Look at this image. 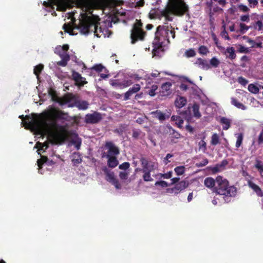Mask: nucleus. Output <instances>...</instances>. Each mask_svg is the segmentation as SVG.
<instances>
[{
	"instance_id": "obj_1",
	"label": "nucleus",
	"mask_w": 263,
	"mask_h": 263,
	"mask_svg": "<svg viewBox=\"0 0 263 263\" xmlns=\"http://www.w3.org/2000/svg\"><path fill=\"white\" fill-rule=\"evenodd\" d=\"M40 118L36 114H32V117L27 115L25 118L28 120V124L38 132H42L45 128L53 131L52 138L57 141H64L67 137V130L65 126L57 123L58 120H67L68 114L63 111L51 108L43 112Z\"/></svg>"
},
{
	"instance_id": "obj_2",
	"label": "nucleus",
	"mask_w": 263,
	"mask_h": 263,
	"mask_svg": "<svg viewBox=\"0 0 263 263\" xmlns=\"http://www.w3.org/2000/svg\"><path fill=\"white\" fill-rule=\"evenodd\" d=\"M92 12L89 10V12L81 13V18L78 25L74 23L72 25L65 23L62 27L64 32L73 35L75 34L73 30L77 29L82 34L87 35L89 32H93L98 37H109L110 34V31L106 27H99L100 19L98 16L93 15Z\"/></svg>"
},
{
	"instance_id": "obj_3",
	"label": "nucleus",
	"mask_w": 263,
	"mask_h": 263,
	"mask_svg": "<svg viewBox=\"0 0 263 263\" xmlns=\"http://www.w3.org/2000/svg\"><path fill=\"white\" fill-rule=\"evenodd\" d=\"M189 12V7L183 0H168L164 8L161 10H152L149 17L161 20L164 17L165 22L173 21L174 16H182Z\"/></svg>"
},
{
	"instance_id": "obj_4",
	"label": "nucleus",
	"mask_w": 263,
	"mask_h": 263,
	"mask_svg": "<svg viewBox=\"0 0 263 263\" xmlns=\"http://www.w3.org/2000/svg\"><path fill=\"white\" fill-rule=\"evenodd\" d=\"M217 185L212 190L216 194L223 196L226 202L230 201V198L235 197L237 189L234 185H230L229 181L220 176L217 177Z\"/></svg>"
},
{
	"instance_id": "obj_5",
	"label": "nucleus",
	"mask_w": 263,
	"mask_h": 263,
	"mask_svg": "<svg viewBox=\"0 0 263 263\" xmlns=\"http://www.w3.org/2000/svg\"><path fill=\"white\" fill-rule=\"evenodd\" d=\"M143 24L141 20H136L130 31L131 43L134 44L138 41H143L145 39L146 32L142 29Z\"/></svg>"
},
{
	"instance_id": "obj_6",
	"label": "nucleus",
	"mask_w": 263,
	"mask_h": 263,
	"mask_svg": "<svg viewBox=\"0 0 263 263\" xmlns=\"http://www.w3.org/2000/svg\"><path fill=\"white\" fill-rule=\"evenodd\" d=\"M158 33V27L155 32V37L153 43L154 49L152 53L155 56H158L160 52L163 51L162 48L163 44L164 41L168 40V35L164 33H162V31H160Z\"/></svg>"
},
{
	"instance_id": "obj_7",
	"label": "nucleus",
	"mask_w": 263,
	"mask_h": 263,
	"mask_svg": "<svg viewBox=\"0 0 263 263\" xmlns=\"http://www.w3.org/2000/svg\"><path fill=\"white\" fill-rule=\"evenodd\" d=\"M102 171L105 175V179L112 185H114L117 189H120L121 185L119 180L115 177V174L112 171L109 170L107 166H104L102 168Z\"/></svg>"
},
{
	"instance_id": "obj_8",
	"label": "nucleus",
	"mask_w": 263,
	"mask_h": 263,
	"mask_svg": "<svg viewBox=\"0 0 263 263\" xmlns=\"http://www.w3.org/2000/svg\"><path fill=\"white\" fill-rule=\"evenodd\" d=\"M102 119L101 114L97 111L92 114H87L85 117V122L87 124H96L99 123Z\"/></svg>"
},
{
	"instance_id": "obj_9",
	"label": "nucleus",
	"mask_w": 263,
	"mask_h": 263,
	"mask_svg": "<svg viewBox=\"0 0 263 263\" xmlns=\"http://www.w3.org/2000/svg\"><path fill=\"white\" fill-rule=\"evenodd\" d=\"M162 31V33H164L168 35V40H166L167 42L169 43L170 42V39L172 37L174 39L175 37V31L174 28L170 25V26H165V25H159L158 26V32L160 31Z\"/></svg>"
},
{
	"instance_id": "obj_10",
	"label": "nucleus",
	"mask_w": 263,
	"mask_h": 263,
	"mask_svg": "<svg viewBox=\"0 0 263 263\" xmlns=\"http://www.w3.org/2000/svg\"><path fill=\"white\" fill-rule=\"evenodd\" d=\"M189 183L187 181L182 180L176 183L175 186L171 189L172 193L178 194L188 187Z\"/></svg>"
},
{
	"instance_id": "obj_11",
	"label": "nucleus",
	"mask_w": 263,
	"mask_h": 263,
	"mask_svg": "<svg viewBox=\"0 0 263 263\" xmlns=\"http://www.w3.org/2000/svg\"><path fill=\"white\" fill-rule=\"evenodd\" d=\"M105 147L108 149V154L110 156H116L120 154L119 148L111 141H107L105 143Z\"/></svg>"
},
{
	"instance_id": "obj_12",
	"label": "nucleus",
	"mask_w": 263,
	"mask_h": 263,
	"mask_svg": "<svg viewBox=\"0 0 263 263\" xmlns=\"http://www.w3.org/2000/svg\"><path fill=\"white\" fill-rule=\"evenodd\" d=\"M156 167L155 163L152 162L149 165L148 170H142V172L143 173V179L144 181L148 182L153 180L151 176V172L153 171Z\"/></svg>"
},
{
	"instance_id": "obj_13",
	"label": "nucleus",
	"mask_w": 263,
	"mask_h": 263,
	"mask_svg": "<svg viewBox=\"0 0 263 263\" xmlns=\"http://www.w3.org/2000/svg\"><path fill=\"white\" fill-rule=\"evenodd\" d=\"M72 79L75 81L76 84L78 86H82L87 83L85 78L82 77L78 72L73 71L72 73Z\"/></svg>"
},
{
	"instance_id": "obj_14",
	"label": "nucleus",
	"mask_w": 263,
	"mask_h": 263,
	"mask_svg": "<svg viewBox=\"0 0 263 263\" xmlns=\"http://www.w3.org/2000/svg\"><path fill=\"white\" fill-rule=\"evenodd\" d=\"M247 184L248 186L255 193L258 197H263V191L258 185L250 180L247 181Z\"/></svg>"
},
{
	"instance_id": "obj_15",
	"label": "nucleus",
	"mask_w": 263,
	"mask_h": 263,
	"mask_svg": "<svg viewBox=\"0 0 263 263\" xmlns=\"http://www.w3.org/2000/svg\"><path fill=\"white\" fill-rule=\"evenodd\" d=\"M140 85L138 84H135L132 87L126 92L124 96V100L126 101L130 99V97L133 94L138 92L140 90Z\"/></svg>"
},
{
	"instance_id": "obj_16",
	"label": "nucleus",
	"mask_w": 263,
	"mask_h": 263,
	"mask_svg": "<svg viewBox=\"0 0 263 263\" xmlns=\"http://www.w3.org/2000/svg\"><path fill=\"white\" fill-rule=\"evenodd\" d=\"M172 84L170 82H166L163 84L161 86V90L160 91V95L162 96H168L172 93L171 87Z\"/></svg>"
},
{
	"instance_id": "obj_17",
	"label": "nucleus",
	"mask_w": 263,
	"mask_h": 263,
	"mask_svg": "<svg viewBox=\"0 0 263 263\" xmlns=\"http://www.w3.org/2000/svg\"><path fill=\"white\" fill-rule=\"evenodd\" d=\"M226 4V0H211L209 7H210L211 8H213V10L216 12L219 9L222 10V9H219L218 7V6H220L223 7L225 6Z\"/></svg>"
},
{
	"instance_id": "obj_18",
	"label": "nucleus",
	"mask_w": 263,
	"mask_h": 263,
	"mask_svg": "<svg viewBox=\"0 0 263 263\" xmlns=\"http://www.w3.org/2000/svg\"><path fill=\"white\" fill-rule=\"evenodd\" d=\"M169 139L171 143L177 142V139L180 137V134L174 129L171 126H169Z\"/></svg>"
},
{
	"instance_id": "obj_19",
	"label": "nucleus",
	"mask_w": 263,
	"mask_h": 263,
	"mask_svg": "<svg viewBox=\"0 0 263 263\" xmlns=\"http://www.w3.org/2000/svg\"><path fill=\"white\" fill-rule=\"evenodd\" d=\"M152 114H153L156 118L159 120L161 122L165 120L166 119H168L171 115L170 113H169V114L163 113L160 110H157L155 111H153L152 112Z\"/></svg>"
},
{
	"instance_id": "obj_20",
	"label": "nucleus",
	"mask_w": 263,
	"mask_h": 263,
	"mask_svg": "<svg viewBox=\"0 0 263 263\" xmlns=\"http://www.w3.org/2000/svg\"><path fill=\"white\" fill-rule=\"evenodd\" d=\"M89 103L87 101L84 100H80L78 98L77 102H75V104L71 105V106L77 107L80 110H85L88 108Z\"/></svg>"
},
{
	"instance_id": "obj_21",
	"label": "nucleus",
	"mask_w": 263,
	"mask_h": 263,
	"mask_svg": "<svg viewBox=\"0 0 263 263\" xmlns=\"http://www.w3.org/2000/svg\"><path fill=\"white\" fill-rule=\"evenodd\" d=\"M106 157L108 158L107 165L109 167L115 168L118 165L119 162L116 156L107 155Z\"/></svg>"
},
{
	"instance_id": "obj_22",
	"label": "nucleus",
	"mask_w": 263,
	"mask_h": 263,
	"mask_svg": "<svg viewBox=\"0 0 263 263\" xmlns=\"http://www.w3.org/2000/svg\"><path fill=\"white\" fill-rule=\"evenodd\" d=\"M217 178L214 179L212 177L206 178L204 180V185L209 189H213L217 185Z\"/></svg>"
},
{
	"instance_id": "obj_23",
	"label": "nucleus",
	"mask_w": 263,
	"mask_h": 263,
	"mask_svg": "<svg viewBox=\"0 0 263 263\" xmlns=\"http://www.w3.org/2000/svg\"><path fill=\"white\" fill-rule=\"evenodd\" d=\"M60 57L61 58V60L57 62V64L59 66L65 67L67 64V62L70 60V57L69 54L66 53H63L59 54Z\"/></svg>"
},
{
	"instance_id": "obj_24",
	"label": "nucleus",
	"mask_w": 263,
	"mask_h": 263,
	"mask_svg": "<svg viewBox=\"0 0 263 263\" xmlns=\"http://www.w3.org/2000/svg\"><path fill=\"white\" fill-rule=\"evenodd\" d=\"M195 64L197 65V66L203 69H206L208 70L210 68V66L209 64L208 61L205 60H203L201 58H198L196 63Z\"/></svg>"
},
{
	"instance_id": "obj_25",
	"label": "nucleus",
	"mask_w": 263,
	"mask_h": 263,
	"mask_svg": "<svg viewBox=\"0 0 263 263\" xmlns=\"http://www.w3.org/2000/svg\"><path fill=\"white\" fill-rule=\"evenodd\" d=\"M224 54L226 55L227 58L234 60L236 58V55L235 53V50L233 47H228L227 48Z\"/></svg>"
},
{
	"instance_id": "obj_26",
	"label": "nucleus",
	"mask_w": 263,
	"mask_h": 263,
	"mask_svg": "<svg viewBox=\"0 0 263 263\" xmlns=\"http://www.w3.org/2000/svg\"><path fill=\"white\" fill-rule=\"evenodd\" d=\"M79 1L81 4L83 9H85L84 12H89V10L92 11L90 0H79Z\"/></svg>"
},
{
	"instance_id": "obj_27",
	"label": "nucleus",
	"mask_w": 263,
	"mask_h": 263,
	"mask_svg": "<svg viewBox=\"0 0 263 263\" xmlns=\"http://www.w3.org/2000/svg\"><path fill=\"white\" fill-rule=\"evenodd\" d=\"M186 99L183 97H178L175 101V104L176 107L181 108L186 104Z\"/></svg>"
},
{
	"instance_id": "obj_28",
	"label": "nucleus",
	"mask_w": 263,
	"mask_h": 263,
	"mask_svg": "<svg viewBox=\"0 0 263 263\" xmlns=\"http://www.w3.org/2000/svg\"><path fill=\"white\" fill-rule=\"evenodd\" d=\"M67 99L69 100V102L68 103V106L69 107H73L71 105L75 104V102H77L79 97L77 95H73L72 93H68L66 95Z\"/></svg>"
},
{
	"instance_id": "obj_29",
	"label": "nucleus",
	"mask_w": 263,
	"mask_h": 263,
	"mask_svg": "<svg viewBox=\"0 0 263 263\" xmlns=\"http://www.w3.org/2000/svg\"><path fill=\"white\" fill-rule=\"evenodd\" d=\"M231 104L235 106L236 107L239 109H241L242 110H246L247 107L245 105H244L242 103L239 102L238 100L235 98H231Z\"/></svg>"
},
{
	"instance_id": "obj_30",
	"label": "nucleus",
	"mask_w": 263,
	"mask_h": 263,
	"mask_svg": "<svg viewBox=\"0 0 263 263\" xmlns=\"http://www.w3.org/2000/svg\"><path fill=\"white\" fill-rule=\"evenodd\" d=\"M82 161L81 155L79 153L75 152L73 153L71 161L74 165L81 163Z\"/></svg>"
},
{
	"instance_id": "obj_31",
	"label": "nucleus",
	"mask_w": 263,
	"mask_h": 263,
	"mask_svg": "<svg viewBox=\"0 0 263 263\" xmlns=\"http://www.w3.org/2000/svg\"><path fill=\"white\" fill-rule=\"evenodd\" d=\"M262 163L260 160L256 159L254 166L259 172L261 177L263 178V164Z\"/></svg>"
},
{
	"instance_id": "obj_32",
	"label": "nucleus",
	"mask_w": 263,
	"mask_h": 263,
	"mask_svg": "<svg viewBox=\"0 0 263 263\" xmlns=\"http://www.w3.org/2000/svg\"><path fill=\"white\" fill-rule=\"evenodd\" d=\"M220 123L223 125V130H227L230 127V120L225 117H222L220 119Z\"/></svg>"
},
{
	"instance_id": "obj_33",
	"label": "nucleus",
	"mask_w": 263,
	"mask_h": 263,
	"mask_svg": "<svg viewBox=\"0 0 263 263\" xmlns=\"http://www.w3.org/2000/svg\"><path fill=\"white\" fill-rule=\"evenodd\" d=\"M194 116L197 118L201 117V114L199 112V105L197 103H194L192 107Z\"/></svg>"
},
{
	"instance_id": "obj_34",
	"label": "nucleus",
	"mask_w": 263,
	"mask_h": 263,
	"mask_svg": "<svg viewBox=\"0 0 263 263\" xmlns=\"http://www.w3.org/2000/svg\"><path fill=\"white\" fill-rule=\"evenodd\" d=\"M248 89L250 92L254 94L258 93L259 91L258 86L254 84H250L248 85Z\"/></svg>"
},
{
	"instance_id": "obj_35",
	"label": "nucleus",
	"mask_w": 263,
	"mask_h": 263,
	"mask_svg": "<svg viewBox=\"0 0 263 263\" xmlns=\"http://www.w3.org/2000/svg\"><path fill=\"white\" fill-rule=\"evenodd\" d=\"M219 143V137L217 134L214 133L211 137V144L212 145H216Z\"/></svg>"
},
{
	"instance_id": "obj_36",
	"label": "nucleus",
	"mask_w": 263,
	"mask_h": 263,
	"mask_svg": "<svg viewBox=\"0 0 263 263\" xmlns=\"http://www.w3.org/2000/svg\"><path fill=\"white\" fill-rule=\"evenodd\" d=\"M43 68L44 65L42 64H39L35 66L33 70L34 74L37 77H39Z\"/></svg>"
},
{
	"instance_id": "obj_37",
	"label": "nucleus",
	"mask_w": 263,
	"mask_h": 263,
	"mask_svg": "<svg viewBox=\"0 0 263 263\" xmlns=\"http://www.w3.org/2000/svg\"><path fill=\"white\" fill-rule=\"evenodd\" d=\"M171 120L173 121H176L178 127H181L182 124L183 123V120L179 116H172L171 117Z\"/></svg>"
},
{
	"instance_id": "obj_38",
	"label": "nucleus",
	"mask_w": 263,
	"mask_h": 263,
	"mask_svg": "<svg viewBox=\"0 0 263 263\" xmlns=\"http://www.w3.org/2000/svg\"><path fill=\"white\" fill-rule=\"evenodd\" d=\"M204 137L198 143L199 149L203 153H205L206 151V143L204 140Z\"/></svg>"
},
{
	"instance_id": "obj_39",
	"label": "nucleus",
	"mask_w": 263,
	"mask_h": 263,
	"mask_svg": "<svg viewBox=\"0 0 263 263\" xmlns=\"http://www.w3.org/2000/svg\"><path fill=\"white\" fill-rule=\"evenodd\" d=\"M90 69L91 70H94L98 72L102 71L103 69H105V71L106 70L105 67H104L101 64H95Z\"/></svg>"
},
{
	"instance_id": "obj_40",
	"label": "nucleus",
	"mask_w": 263,
	"mask_h": 263,
	"mask_svg": "<svg viewBox=\"0 0 263 263\" xmlns=\"http://www.w3.org/2000/svg\"><path fill=\"white\" fill-rule=\"evenodd\" d=\"M185 168L184 166H179L175 168L174 171L177 175H182L185 172Z\"/></svg>"
},
{
	"instance_id": "obj_41",
	"label": "nucleus",
	"mask_w": 263,
	"mask_h": 263,
	"mask_svg": "<svg viewBox=\"0 0 263 263\" xmlns=\"http://www.w3.org/2000/svg\"><path fill=\"white\" fill-rule=\"evenodd\" d=\"M55 101L58 102L61 105L67 104L69 102V100L67 99V95L62 98H58Z\"/></svg>"
},
{
	"instance_id": "obj_42",
	"label": "nucleus",
	"mask_w": 263,
	"mask_h": 263,
	"mask_svg": "<svg viewBox=\"0 0 263 263\" xmlns=\"http://www.w3.org/2000/svg\"><path fill=\"white\" fill-rule=\"evenodd\" d=\"M239 27H240L239 31H240V33H241V34L245 33L250 28H251V26H247L244 23H240L239 25Z\"/></svg>"
},
{
	"instance_id": "obj_43",
	"label": "nucleus",
	"mask_w": 263,
	"mask_h": 263,
	"mask_svg": "<svg viewBox=\"0 0 263 263\" xmlns=\"http://www.w3.org/2000/svg\"><path fill=\"white\" fill-rule=\"evenodd\" d=\"M196 53L195 50L193 48H190L189 50H186L184 53V55L187 58H192L196 55Z\"/></svg>"
},
{
	"instance_id": "obj_44",
	"label": "nucleus",
	"mask_w": 263,
	"mask_h": 263,
	"mask_svg": "<svg viewBox=\"0 0 263 263\" xmlns=\"http://www.w3.org/2000/svg\"><path fill=\"white\" fill-rule=\"evenodd\" d=\"M53 5H56L57 6V10L60 11H65L66 10V5L65 3H58L56 4H53Z\"/></svg>"
},
{
	"instance_id": "obj_45",
	"label": "nucleus",
	"mask_w": 263,
	"mask_h": 263,
	"mask_svg": "<svg viewBox=\"0 0 263 263\" xmlns=\"http://www.w3.org/2000/svg\"><path fill=\"white\" fill-rule=\"evenodd\" d=\"M243 138V134L242 133H240L238 134V136L237 137V140L235 145L237 148L239 147L242 144Z\"/></svg>"
},
{
	"instance_id": "obj_46",
	"label": "nucleus",
	"mask_w": 263,
	"mask_h": 263,
	"mask_svg": "<svg viewBox=\"0 0 263 263\" xmlns=\"http://www.w3.org/2000/svg\"><path fill=\"white\" fill-rule=\"evenodd\" d=\"M210 65L213 67H217L220 64V61L216 58H212L210 61Z\"/></svg>"
},
{
	"instance_id": "obj_47",
	"label": "nucleus",
	"mask_w": 263,
	"mask_h": 263,
	"mask_svg": "<svg viewBox=\"0 0 263 263\" xmlns=\"http://www.w3.org/2000/svg\"><path fill=\"white\" fill-rule=\"evenodd\" d=\"M254 29H257L258 31L262 30L263 29V24L261 21H257L253 24Z\"/></svg>"
},
{
	"instance_id": "obj_48",
	"label": "nucleus",
	"mask_w": 263,
	"mask_h": 263,
	"mask_svg": "<svg viewBox=\"0 0 263 263\" xmlns=\"http://www.w3.org/2000/svg\"><path fill=\"white\" fill-rule=\"evenodd\" d=\"M198 52L200 54L206 55L209 52V49L205 46H200L198 48Z\"/></svg>"
},
{
	"instance_id": "obj_49",
	"label": "nucleus",
	"mask_w": 263,
	"mask_h": 263,
	"mask_svg": "<svg viewBox=\"0 0 263 263\" xmlns=\"http://www.w3.org/2000/svg\"><path fill=\"white\" fill-rule=\"evenodd\" d=\"M48 92L49 95L51 97L52 100L55 101L57 100V99H58L57 97L56 91L52 88H50L48 89Z\"/></svg>"
},
{
	"instance_id": "obj_50",
	"label": "nucleus",
	"mask_w": 263,
	"mask_h": 263,
	"mask_svg": "<svg viewBox=\"0 0 263 263\" xmlns=\"http://www.w3.org/2000/svg\"><path fill=\"white\" fill-rule=\"evenodd\" d=\"M141 162V165L142 166V170H148L149 169V165L148 163L147 160H146L144 158H142L140 160Z\"/></svg>"
},
{
	"instance_id": "obj_51",
	"label": "nucleus",
	"mask_w": 263,
	"mask_h": 263,
	"mask_svg": "<svg viewBox=\"0 0 263 263\" xmlns=\"http://www.w3.org/2000/svg\"><path fill=\"white\" fill-rule=\"evenodd\" d=\"M237 82L243 86H246L248 83V81L242 76L238 78Z\"/></svg>"
},
{
	"instance_id": "obj_52",
	"label": "nucleus",
	"mask_w": 263,
	"mask_h": 263,
	"mask_svg": "<svg viewBox=\"0 0 263 263\" xmlns=\"http://www.w3.org/2000/svg\"><path fill=\"white\" fill-rule=\"evenodd\" d=\"M142 132L140 129H134L133 130L132 136L135 139H138L141 135Z\"/></svg>"
},
{
	"instance_id": "obj_53",
	"label": "nucleus",
	"mask_w": 263,
	"mask_h": 263,
	"mask_svg": "<svg viewBox=\"0 0 263 263\" xmlns=\"http://www.w3.org/2000/svg\"><path fill=\"white\" fill-rule=\"evenodd\" d=\"M130 166V164L128 162H124L119 166V168L120 170H126Z\"/></svg>"
},
{
	"instance_id": "obj_54",
	"label": "nucleus",
	"mask_w": 263,
	"mask_h": 263,
	"mask_svg": "<svg viewBox=\"0 0 263 263\" xmlns=\"http://www.w3.org/2000/svg\"><path fill=\"white\" fill-rule=\"evenodd\" d=\"M209 163V160L207 158H204L201 162L197 163L196 164V166L197 167H203L205 166Z\"/></svg>"
},
{
	"instance_id": "obj_55",
	"label": "nucleus",
	"mask_w": 263,
	"mask_h": 263,
	"mask_svg": "<svg viewBox=\"0 0 263 263\" xmlns=\"http://www.w3.org/2000/svg\"><path fill=\"white\" fill-rule=\"evenodd\" d=\"M155 185L156 186L159 185L163 187H166L169 186L167 182L163 180L156 181L155 183Z\"/></svg>"
},
{
	"instance_id": "obj_56",
	"label": "nucleus",
	"mask_w": 263,
	"mask_h": 263,
	"mask_svg": "<svg viewBox=\"0 0 263 263\" xmlns=\"http://www.w3.org/2000/svg\"><path fill=\"white\" fill-rule=\"evenodd\" d=\"M239 10L243 12H247L249 11V8L243 4H239L238 5Z\"/></svg>"
},
{
	"instance_id": "obj_57",
	"label": "nucleus",
	"mask_w": 263,
	"mask_h": 263,
	"mask_svg": "<svg viewBox=\"0 0 263 263\" xmlns=\"http://www.w3.org/2000/svg\"><path fill=\"white\" fill-rule=\"evenodd\" d=\"M158 89V86L156 85H153L151 89L149 90L148 94L153 97L156 95L155 91Z\"/></svg>"
},
{
	"instance_id": "obj_58",
	"label": "nucleus",
	"mask_w": 263,
	"mask_h": 263,
	"mask_svg": "<svg viewBox=\"0 0 263 263\" xmlns=\"http://www.w3.org/2000/svg\"><path fill=\"white\" fill-rule=\"evenodd\" d=\"M119 176L121 179L126 180L128 178V173L126 172H120Z\"/></svg>"
},
{
	"instance_id": "obj_59",
	"label": "nucleus",
	"mask_w": 263,
	"mask_h": 263,
	"mask_svg": "<svg viewBox=\"0 0 263 263\" xmlns=\"http://www.w3.org/2000/svg\"><path fill=\"white\" fill-rule=\"evenodd\" d=\"M238 52L240 53H248L249 52V50L248 48L240 45L238 49Z\"/></svg>"
},
{
	"instance_id": "obj_60",
	"label": "nucleus",
	"mask_w": 263,
	"mask_h": 263,
	"mask_svg": "<svg viewBox=\"0 0 263 263\" xmlns=\"http://www.w3.org/2000/svg\"><path fill=\"white\" fill-rule=\"evenodd\" d=\"M240 20L241 22L248 23L250 21V16L249 14L241 15Z\"/></svg>"
},
{
	"instance_id": "obj_61",
	"label": "nucleus",
	"mask_w": 263,
	"mask_h": 263,
	"mask_svg": "<svg viewBox=\"0 0 263 263\" xmlns=\"http://www.w3.org/2000/svg\"><path fill=\"white\" fill-rule=\"evenodd\" d=\"M172 174H173L172 172L170 171V172H167V173L160 174V175L161 177H163L165 179H169L172 177Z\"/></svg>"
},
{
	"instance_id": "obj_62",
	"label": "nucleus",
	"mask_w": 263,
	"mask_h": 263,
	"mask_svg": "<svg viewBox=\"0 0 263 263\" xmlns=\"http://www.w3.org/2000/svg\"><path fill=\"white\" fill-rule=\"evenodd\" d=\"M133 84V81L131 80H124L122 82V86L123 87H127Z\"/></svg>"
},
{
	"instance_id": "obj_63",
	"label": "nucleus",
	"mask_w": 263,
	"mask_h": 263,
	"mask_svg": "<svg viewBox=\"0 0 263 263\" xmlns=\"http://www.w3.org/2000/svg\"><path fill=\"white\" fill-rule=\"evenodd\" d=\"M257 143L259 145L263 143V127L258 136Z\"/></svg>"
},
{
	"instance_id": "obj_64",
	"label": "nucleus",
	"mask_w": 263,
	"mask_h": 263,
	"mask_svg": "<svg viewBox=\"0 0 263 263\" xmlns=\"http://www.w3.org/2000/svg\"><path fill=\"white\" fill-rule=\"evenodd\" d=\"M110 84L112 86H116V87H122V82H119L117 81V80H111L110 81Z\"/></svg>"
}]
</instances>
